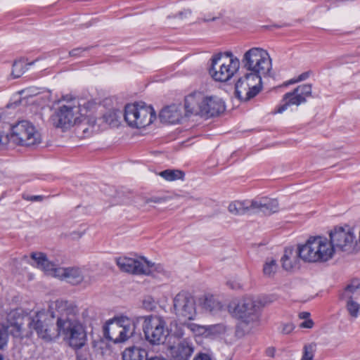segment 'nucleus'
Masks as SVG:
<instances>
[{
    "label": "nucleus",
    "mask_w": 360,
    "mask_h": 360,
    "mask_svg": "<svg viewBox=\"0 0 360 360\" xmlns=\"http://www.w3.org/2000/svg\"><path fill=\"white\" fill-rule=\"evenodd\" d=\"M89 48H76L69 52L71 57H79L82 56V53L87 51Z\"/></svg>",
    "instance_id": "38"
},
{
    "label": "nucleus",
    "mask_w": 360,
    "mask_h": 360,
    "mask_svg": "<svg viewBox=\"0 0 360 360\" xmlns=\"http://www.w3.org/2000/svg\"><path fill=\"white\" fill-rule=\"evenodd\" d=\"M344 300L347 302V308L349 314L354 317H356L360 311V304L355 302L353 298Z\"/></svg>",
    "instance_id": "31"
},
{
    "label": "nucleus",
    "mask_w": 360,
    "mask_h": 360,
    "mask_svg": "<svg viewBox=\"0 0 360 360\" xmlns=\"http://www.w3.org/2000/svg\"><path fill=\"white\" fill-rule=\"evenodd\" d=\"M10 140L22 146H33L41 143V138L35 127L27 120H21L11 128Z\"/></svg>",
    "instance_id": "9"
},
{
    "label": "nucleus",
    "mask_w": 360,
    "mask_h": 360,
    "mask_svg": "<svg viewBox=\"0 0 360 360\" xmlns=\"http://www.w3.org/2000/svg\"><path fill=\"white\" fill-rule=\"evenodd\" d=\"M226 109L224 101L217 96L205 94L201 116L212 117L223 113Z\"/></svg>",
    "instance_id": "16"
},
{
    "label": "nucleus",
    "mask_w": 360,
    "mask_h": 360,
    "mask_svg": "<svg viewBox=\"0 0 360 360\" xmlns=\"http://www.w3.org/2000/svg\"><path fill=\"white\" fill-rule=\"evenodd\" d=\"M311 84H302L296 87L295 89L302 96L304 99L307 100V97H309L311 94Z\"/></svg>",
    "instance_id": "33"
},
{
    "label": "nucleus",
    "mask_w": 360,
    "mask_h": 360,
    "mask_svg": "<svg viewBox=\"0 0 360 360\" xmlns=\"http://www.w3.org/2000/svg\"><path fill=\"white\" fill-rule=\"evenodd\" d=\"M281 262L283 267L286 270H290L293 267L292 261L287 254H285L281 258Z\"/></svg>",
    "instance_id": "37"
},
{
    "label": "nucleus",
    "mask_w": 360,
    "mask_h": 360,
    "mask_svg": "<svg viewBox=\"0 0 360 360\" xmlns=\"http://www.w3.org/2000/svg\"><path fill=\"white\" fill-rule=\"evenodd\" d=\"M165 199L164 198H160V197H151L146 198L145 200V203L148 204L150 202H154V203H162L165 202Z\"/></svg>",
    "instance_id": "39"
},
{
    "label": "nucleus",
    "mask_w": 360,
    "mask_h": 360,
    "mask_svg": "<svg viewBox=\"0 0 360 360\" xmlns=\"http://www.w3.org/2000/svg\"><path fill=\"white\" fill-rule=\"evenodd\" d=\"M263 302L250 296L244 297L237 303H230L228 311L246 324H257L261 318Z\"/></svg>",
    "instance_id": "5"
},
{
    "label": "nucleus",
    "mask_w": 360,
    "mask_h": 360,
    "mask_svg": "<svg viewBox=\"0 0 360 360\" xmlns=\"http://www.w3.org/2000/svg\"><path fill=\"white\" fill-rule=\"evenodd\" d=\"M124 120L132 128H144L155 119V112L144 103L127 104L124 108Z\"/></svg>",
    "instance_id": "8"
},
{
    "label": "nucleus",
    "mask_w": 360,
    "mask_h": 360,
    "mask_svg": "<svg viewBox=\"0 0 360 360\" xmlns=\"http://www.w3.org/2000/svg\"><path fill=\"white\" fill-rule=\"evenodd\" d=\"M0 360H4V357L2 355L0 354Z\"/></svg>",
    "instance_id": "52"
},
{
    "label": "nucleus",
    "mask_w": 360,
    "mask_h": 360,
    "mask_svg": "<svg viewBox=\"0 0 360 360\" xmlns=\"http://www.w3.org/2000/svg\"><path fill=\"white\" fill-rule=\"evenodd\" d=\"M205 99V94L202 91H195L184 98L185 116L200 115L202 109V104Z\"/></svg>",
    "instance_id": "17"
},
{
    "label": "nucleus",
    "mask_w": 360,
    "mask_h": 360,
    "mask_svg": "<svg viewBox=\"0 0 360 360\" xmlns=\"http://www.w3.org/2000/svg\"><path fill=\"white\" fill-rule=\"evenodd\" d=\"M174 312L179 319L185 320L195 319L196 305L195 298L188 292H179L173 299Z\"/></svg>",
    "instance_id": "13"
},
{
    "label": "nucleus",
    "mask_w": 360,
    "mask_h": 360,
    "mask_svg": "<svg viewBox=\"0 0 360 360\" xmlns=\"http://www.w3.org/2000/svg\"><path fill=\"white\" fill-rule=\"evenodd\" d=\"M360 295V280L353 279L341 294L342 299H351Z\"/></svg>",
    "instance_id": "25"
},
{
    "label": "nucleus",
    "mask_w": 360,
    "mask_h": 360,
    "mask_svg": "<svg viewBox=\"0 0 360 360\" xmlns=\"http://www.w3.org/2000/svg\"><path fill=\"white\" fill-rule=\"evenodd\" d=\"M278 269V264L275 259H267L263 266V274L266 277H273Z\"/></svg>",
    "instance_id": "27"
},
{
    "label": "nucleus",
    "mask_w": 360,
    "mask_h": 360,
    "mask_svg": "<svg viewBox=\"0 0 360 360\" xmlns=\"http://www.w3.org/2000/svg\"><path fill=\"white\" fill-rule=\"evenodd\" d=\"M298 82L297 81V79H292L290 80H289L287 83H286V85H288V84H295V83H297Z\"/></svg>",
    "instance_id": "50"
},
{
    "label": "nucleus",
    "mask_w": 360,
    "mask_h": 360,
    "mask_svg": "<svg viewBox=\"0 0 360 360\" xmlns=\"http://www.w3.org/2000/svg\"><path fill=\"white\" fill-rule=\"evenodd\" d=\"M228 209L229 212L235 215L252 214V200L233 201L229 204Z\"/></svg>",
    "instance_id": "23"
},
{
    "label": "nucleus",
    "mask_w": 360,
    "mask_h": 360,
    "mask_svg": "<svg viewBox=\"0 0 360 360\" xmlns=\"http://www.w3.org/2000/svg\"><path fill=\"white\" fill-rule=\"evenodd\" d=\"M314 326V322L311 319H307L300 323L301 328H311Z\"/></svg>",
    "instance_id": "42"
},
{
    "label": "nucleus",
    "mask_w": 360,
    "mask_h": 360,
    "mask_svg": "<svg viewBox=\"0 0 360 360\" xmlns=\"http://www.w3.org/2000/svg\"><path fill=\"white\" fill-rule=\"evenodd\" d=\"M316 351V345L314 342L307 344L303 347V354L301 360H313Z\"/></svg>",
    "instance_id": "29"
},
{
    "label": "nucleus",
    "mask_w": 360,
    "mask_h": 360,
    "mask_svg": "<svg viewBox=\"0 0 360 360\" xmlns=\"http://www.w3.org/2000/svg\"><path fill=\"white\" fill-rule=\"evenodd\" d=\"M43 195H30L25 197L23 195V198L30 201H41L44 199Z\"/></svg>",
    "instance_id": "41"
},
{
    "label": "nucleus",
    "mask_w": 360,
    "mask_h": 360,
    "mask_svg": "<svg viewBox=\"0 0 360 360\" xmlns=\"http://www.w3.org/2000/svg\"><path fill=\"white\" fill-rule=\"evenodd\" d=\"M193 360H212L210 356L206 354H199Z\"/></svg>",
    "instance_id": "43"
},
{
    "label": "nucleus",
    "mask_w": 360,
    "mask_h": 360,
    "mask_svg": "<svg viewBox=\"0 0 360 360\" xmlns=\"http://www.w3.org/2000/svg\"><path fill=\"white\" fill-rule=\"evenodd\" d=\"M8 139V136H5L3 132L0 131V149L4 148L6 146Z\"/></svg>",
    "instance_id": "40"
},
{
    "label": "nucleus",
    "mask_w": 360,
    "mask_h": 360,
    "mask_svg": "<svg viewBox=\"0 0 360 360\" xmlns=\"http://www.w3.org/2000/svg\"><path fill=\"white\" fill-rule=\"evenodd\" d=\"M184 116L181 106L176 104L165 107L160 112L161 120L169 124L179 123Z\"/></svg>",
    "instance_id": "21"
},
{
    "label": "nucleus",
    "mask_w": 360,
    "mask_h": 360,
    "mask_svg": "<svg viewBox=\"0 0 360 360\" xmlns=\"http://www.w3.org/2000/svg\"><path fill=\"white\" fill-rule=\"evenodd\" d=\"M25 70L26 67L22 61H15L13 65L11 75L14 78H18L25 72Z\"/></svg>",
    "instance_id": "30"
},
{
    "label": "nucleus",
    "mask_w": 360,
    "mask_h": 360,
    "mask_svg": "<svg viewBox=\"0 0 360 360\" xmlns=\"http://www.w3.org/2000/svg\"><path fill=\"white\" fill-rule=\"evenodd\" d=\"M31 258L34 261L36 266L48 275L65 280L72 285H78L84 280L82 271L79 267H58L56 264L49 261L46 255L42 252H33Z\"/></svg>",
    "instance_id": "4"
},
{
    "label": "nucleus",
    "mask_w": 360,
    "mask_h": 360,
    "mask_svg": "<svg viewBox=\"0 0 360 360\" xmlns=\"http://www.w3.org/2000/svg\"><path fill=\"white\" fill-rule=\"evenodd\" d=\"M138 321L123 315L115 316L104 326V336L114 343L124 342L134 334Z\"/></svg>",
    "instance_id": "6"
},
{
    "label": "nucleus",
    "mask_w": 360,
    "mask_h": 360,
    "mask_svg": "<svg viewBox=\"0 0 360 360\" xmlns=\"http://www.w3.org/2000/svg\"><path fill=\"white\" fill-rule=\"evenodd\" d=\"M218 18H219V17L207 18H204L203 21L204 22L214 21V20H217Z\"/></svg>",
    "instance_id": "49"
},
{
    "label": "nucleus",
    "mask_w": 360,
    "mask_h": 360,
    "mask_svg": "<svg viewBox=\"0 0 360 360\" xmlns=\"http://www.w3.org/2000/svg\"><path fill=\"white\" fill-rule=\"evenodd\" d=\"M191 13V11L190 10H186L185 11H181V12H179L178 13V16L181 18H183V15L185 14V15H190Z\"/></svg>",
    "instance_id": "48"
},
{
    "label": "nucleus",
    "mask_w": 360,
    "mask_h": 360,
    "mask_svg": "<svg viewBox=\"0 0 360 360\" xmlns=\"http://www.w3.org/2000/svg\"><path fill=\"white\" fill-rule=\"evenodd\" d=\"M227 326L223 323L214 324L207 326L206 330L213 335L224 334L227 331Z\"/></svg>",
    "instance_id": "32"
},
{
    "label": "nucleus",
    "mask_w": 360,
    "mask_h": 360,
    "mask_svg": "<svg viewBox=\"0 0 360 360\" xmlns=\"http://www.w3.org/2000/svg\"><path fill=\"white\" fill-rule=\"evenodd\" d=\"M77 360H86V359H84L81 355H79V356H77Z\"/></svg>",
    "instance_id": "51"
},
{
    "label": "nucleus",
    "mask_w": 360,
    "mask_h": 360,
    "mask_svg": "<svg viewBox=\"0 0 360 360\" xmlns=\"http://www.w3.org/2000/svg\"><path fill=\"white\" fill-rule=\"evenodd\" d=\"M310 316V314L309 312H307V311H303V312H301L299 314V317L302 319H309V317Z\"/></svg>",
    "instance_id": "46"
},
{
    "label": "nucleus",
    "mask_w": 360,
    "mask_h": 360,
    "mask_svg": "<svg viewBox=\"0 0 360 360\" xmlns=\"http://www.w3.org/2000/svg\"><path fill=\"white\" fill-rule=\"evenodd\" d=\"M143 330L146 339L153 345L165 342L169 331L163 317L156 315L143 316Z\"/></svg>",
    "instance_id": "11"
},
{
    "label": "nucleus",
    "mask_w": 360,
    "mask_h": 360,
    "mask_svg": "<svg viewBox=\"0 0 360 360\" xmlns=\"http://www.w3.org/2000/svg\"><path fill=\"white\" fill-rule=\"evenodd\" d=\"M199 305L206 313L212 316H221L226 312L224 306L212 295H205L200 297Z\"/></svg>",
    "instance_id": "20"
},
{
    "label": "nucleus",
    "mask_w": 360,
    "mask_h": 360,
    "mask_svg": "<svg viewBox=\"0 0 360 360\" xmlns=\"http://www.w3.org/2000/svg\"><path fill=\"white\" fill-rule=\"evenodd\" d=\"M282 101L283 103L281 105H280L277 109V112L278 113H282L290 105H299L301 103L306 102V99H304L302 96H300V94H299L295 89L290 92L285 94Z\"/></svg>",
    "instance_id": "22"
},
{
    "label": "nucleus",
    "mask_w": 360,
    "mask_h": 360,
    "mask_svg": "<svg viewBox=\"0 0 360 360\" xmlns=\"http://www.w3.org/2000/svg\"><path fill=\"white\" fill-rule=\"evenodd\" d=\"M275 353H276V349L274 347H268L266 349V354L268 356L274 357L275 356Z\"/></svg>",
    "instance_id": "44"
},
{
    "label": "nucleus",
    "mask_w": 360,
    "mask_h": 360,
    "mask_svg": "<svg viewBox=\"0 0 360 360\" xmlns=\"http://www.w3.org/2000/svg\"><path fill=\"white\" fill-rule=\"evenodd\" d=\"M2 198V195H0V199Z\"/></svg>",
    "instance_id": "53"
},
{
    "label": "nucleus",
    "mask_w": 360,
    "mask_h": 360,
    "mask_svg": "<svg viewBox=\"0 0 360 360\" xmlns=\"http://www.w3.org/2000/svg\"><path fill=\"white\" fill-rule=\"evenodd\" d=\"M333 255V247L329 240L322 236H311L304 245L297 248V255L307 262H325Z\"/></svg>",
    "instance_id": "3"
},
{
    "label": "nucleus",
    "mask_w": 360,
    "mask_h": 360,
    "mask_svg": "<svg viewBox=\"0 0 360 360\" xmlns=\"http://www.w3.org/2000/svg\"><path fill=\"white\" fill-rule=\"evenodd\" d=\"M239 67L238 58H223V55L219 53L212 56L209 73L215 81L224 82L234 75Z\"/></svg>",
    "instance_id": "10"
},
{
    "label": "nucleus",
    "mask_w": 360,
    "mask_h": 360,
    "mask_svg": "<svg viewBox=\"0 0 360 360\" xmlns=\"http://www.w3.org/2000/svg\"><path fill=\"white\" fill-rule=\"evenodd\" d=\"M295 329V326L290 322L283 323L278 328L279 332L283 335H288Z\"/></svg>",
    "instance_id": "35"
},
{
    "label": "nucleus",
    "mask_w": 360,
    "mask_h": 360,
    "mask_svg": "<svg viewBox=\"0 0 360 360\" xmlns=\"http://www.w3.org/2000/svg\"><path fill=\"white\" fill-rule=\"evenodd\" d=\"M145 264L147 265V271L148 273L144 274L143 275L149 276L153 275L155 276V274H160L165 276H168V272L165 269L164 266L161 264H155L148 261L146 259Z\"/></svg>",
    "instance_id": "26"
},
{
    "label": "nucleus",
    "mask_w": 360,
    "mask_h": 360,
    "mask_svg": "<svg viewBox=\"0 0 360 360\" xmlns=\"http://www.w3.org/2000/svg\"><path fill=\"white\" fill-rule=\"evenodd\" d=\"M145 262L146 258L144 257H120L116 258V264L122 271L135 275H143L148 273Z\"/></svg>",
    "instance_id": "15"
},
{
    "label": "nucleus",
    "mask_w": 360,
    "mask_h": 360,
    "mask_svg": "<svg viewBox=\"0 0 360 360\" xmlns=\"http://www.w3.org/2000/svg\"><path fill=\"white\" fill-rule=\"evenodd\" d=\"M160 175L167 181H174L184 178V174L181 170L166 169L160 172Z\"/></svg>",
    "instance_id": "28"
},
{
    "label": "nucleus",
    "mask_w": 360,
    "mask_h": 360,
    "mask_svg": "<svg viewBox=\"0 0 360 360\" xmlns=\"http://www.w3.org/2000/svg\"><path fill=\"white\" fill-rule=\"evenodd\" d=\"M8 328L4 326L0 327V349L7 342Z\"/></svg>",
    "instance_id": "36"
},
{
    "label": "nucleus",
    "mask_w": 360,
    "mask_h": 360,
    "mask_svg": "<svg viewBox=\"0 0 360 360\" xmlns=\"http://www.w3.org/2000/svg\"><path fill=\"white\" fill-rule=\"evenodd\" d=\"M252 214L262 213L270 215L278 212L279 204L276 199L267 197L257 198L252 200Z\"/></svg>",
    "instance_id": "18"
},
{
    "label": "nucleus",
    "mask_w": 360,
    "mask_h": 360,
    "mask_svg": "<svg viewBox=\"0 0 360 360\" xmlns=\"http://www.w3.org/2000/svg\"><path fill=\"white\" fill-rule=\"evenodd\" d=\"M143 307L147 310L152 311L156 307V302L153 297L147 296L143 300Z\"/></svg>",
    "instance_id": "34"
},
{
    "label": "nucleus",
    "mask_w": 360,
    "mask_h": 360,
    "mask_svg": "<svg viewBox=\"0 0 360 360\" xmlns=\"http://www.w3.org/2000/svg\"><path fill=\"white\" fill-rule=\"evenodd\" d=\"M86 109L82 107L76 99L68 101L61 105L51 116V122L54 127L63 131L79 124L84 134H88L89 127L93 129L96 124L94 117H85Z\"/></svg>",
    "instance_id": "2"
},
{
    "label": "nucleus",
    "mask_w": 360,
    "mask_h": 360,
    "mask_svg": "<svg viewBox=\"0 0 360 360\" xmlns=\"http://www.w3.org/2000/svg\"><path fill=\"white\" fill-rule=\"evenodd\" d=\"M79 312L74 302L57 300L49 304L47 312H37L29 325L46 341L63 336L70 347L81 348L85 345L86 334L78 319Z\"/></svg>",
    "instance_id": "1"
},
{
    "label": "nucleus",
    "mask_w": 360,
    "mask_h": 360,
    "mask_svg": "<svg viewBox=\"0 0 360 360\" xmlns=\"http://www.w3.org/2000/svg\"><path fill=\"white\" fill-rule=\"evenodd\" d=\"M225 57L223 56V58H228V59H233V58H238L237 57L233 56V53L231 52H226L225 53Z\"/></svg>",
    "instance_id": "47"
},
{
    "label": "nucleus",
    "mask_w": 360,
    "mask_h": 360,
    "mask_svg": "<svg viewBox=\"0 0 360 360\" xmlns=\"http://www.w3.org/2000/svg\"><path fill=\"white\" fill-rule=\"evenodd\" d=\"M354 238V232L349 227H338L330 233L329 242L334 252L336 250L349 251L352 249Z\"/></svg>",
    "instance_id": "14"
},
{
    "label": "nucleus",
    "mask_w": 360,
    "mask_h": 360,
    "mask_svg": "<svg viewBox=\"0 0 360 360\" xmlns=\"http://www.w3.org/2000/svg\"><path fill=\"white\" fill-rule=\"evenodd\" d=\"M242 63L244 68L260 78L269 75L272 68L269 53L259 47H253L247 51L242 58Z\"/></svg>",
    "instance_id": "7"
},
{
    "label": "nucleus",
    "mask_w": 360,
    "mask_h": 360,
    "mask_svg": "<svg viewBox=\"0 0 360 360\" xmlns=\"http://www.w3.org/2000/svg\"><path fill=\"white\" fill-rule=\"evenodd\" d=\"M309 73L308 72H303L302 74H301L300 75L298 76V77L297 78V81L298 82H301V81H304L306 79H307L309 77Z\"/></svg>",
    "instance_id": "45"
},
{
    "label": "nucleus",
    "mask_w": 360,
    "mask_h": 360,
    "mask_svg": "<svg viewBox=\"0 0 360 360\" xmlns=\"http://www.w3.org/2000/svg\"><path fill=\"white\" fill-rule=\"evenodd\" d=\"M147 352L139 347L126 349L122 354L123 360H149L147 358Z\"/></svg>",
    "instance_id": "24"
},
{
    "label": "nucleus",
    "mask_w": 360,
    "mask_h": 360,
    "mask_svg": "<svg viewBox=\"0 0 360 360\" xmlns=\"http://www.w3.org/2000/svg\"><path fill=\"white\" fill-rule=\"evenodd\" d=\"M193 343L188 339H183L169 347L172 360H189L193 352Z\"/></svg>",
    "instance_id": "19"
},
{
    "label": "nucleus",
    "mask_w": 360,
    "mask_h": 360,
    "mask_svg": "<svg viewBox=\"0 0 360 360\" xmlns=\"http://www.w3.org/2000/svg\"><path fill=\"white\" fill-rule=\"evenodd\" d=\"M262 89V78L254 73H246L240 77L235 85L236 97L247 101L255 97Z\"/></svg>",
    "instance_id": "12"
}]
</instances>
